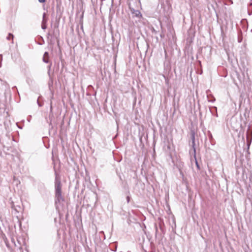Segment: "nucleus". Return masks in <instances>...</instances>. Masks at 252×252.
<instances>
[{
    "instance_id": "nucleus-1",
    "label": "nucleus",
    "mask_w": 252,
    "mask_h": 252,
    "mask_svg": "<svg viewBox=\"0 0 252 252\" xmlns=\"http://www.w3.org/2000/svg\"><path fill=\"white\" fill-rule=\"evenodd\" d=\"M56 178L55 180V203H61L64 201V198L62 196V184L60 178L58 177V174L55 172Z\"/></svg>"
},
{
    "instance_id": "nucleus-2",
    "label": "nucleus",
    "mask_w": 252,
    "mask_h": 252,
    "mask_svg": "<svg viewBox=\"0 0 252 252\" xmlns=\"http://www.w3.org/2000/svg\"><path fill=\"white\" fill-rule=\"evenodd\" d=\"M130 10L133 17H136L138 19H140L142 17V15L139 10H135L133 8H130Z\"/></svg>"
},
{
    "instance_id": "nucleus-3",
    "label": "nucleus",
    "mask_w": 252,
    "mask_h": 252,
    "mask_svg": "<svg viewBox=\"0 0 252 252\" xmlns=\"http://www.w3.org/2000/svg\"><path fill=\"white\" fill-rule=\"evenodd\" d=\"M191 147L192 148L193 156H194V158H195L196 149L195 148V133L194 132L191 133Z\"/></svg>"
},
{
    "instance_id": "nucleus-4",
    "label": "nucleus",
    "mask_w": 252,
    "mask_h": 252,
    "mask_svg": "<svg viewBox=\"0 0 252 252\" xmlns=\"http://www.w3.org/2000/svg\"><path fill=\"white\" fill-rule=\"evenodd\" d=\"M49 53L47 52H45L43 57V61L45 63L49 62Z\"/></svg>"
},
{
    "instance_id": "nucleus-5",
    "label": "nucleus",
    "mask_w": 252,
    "mask_h": 252,
    "mask_svg": "<svg viewBox=\"0 0 252 252\" xmlns=\"http://www.w3.org/2000/svg\"><path fill=\"white\" fill-rule=\"evenodd\" d=\"M47 22V19L46 18V14L44 13L43 14L42 23H46Z\"/></svg>"
},
{
    "instance_id": "nucleus-6",
    "label": "nucleus",
    "mask_w": 252,
    "mask_h": 252,
    "mask_svg": "<svg viewBox=\"0 0 252 252\" xmlns=\"http://www.w3.org/2000/svg\"><path fill=\"white\" fill-rule=\"evenodd\" d=\"M13 37H14V36H13V35L12 34H11V33H9L8 35V36H7V39H8V40H10L11 38L12 39H13Z\"/></svg>"
},
{
    "instance_id": "nucleus-7",
    "label": "nucleus",
    "mask_w": 252,
    "mask_h": 252,
    "mask_svg": "<svg viewBox=\"0 0 252 252\" xmlns=\"http://www.w3.org/2000/svg\"><path fill=\"white\" fill-rule=\"evenodd\" d=\"M41 28L43 30H45L47 28L46 23H42Z\"/></svg>"
},
{
    "instance_id": "nucleus-8",
    "label": "nucleus",
    "mask_w": 252,
    "mask_h": 252,
    "mask_svg": "<svg viewBox=\"0 0 252 252\" xmlns=\"http://www.w3.org/2000/svg\"><path fill=\"white\" fill-rule=\"evenodd\" d=\"M195 158V164H196V167H197V169H198V170H199V169H200V167H199V164H198V162H197V159H196V158Z\"/></svg>"
},
{
    "instance_id": "nucleus-9",
    "label": "nucleus",
    "mask_w": 252,
    "mask_h": 252,
    "mask_svg": "<svg viewBox=\"0 0 252 252\" xmlns=\"http://www.w3.org/2000/svg\"><path fill=\"white\" fill-rule=\"evenodd\" d=\"M129 200H130V197L127 196L126 197V200H127V202L128 203L129 202Z\"/></svg>"
},
{
    "instance_id": "nucleus-10",
    "label": "nucleus",
    "mask_w": 252,
    "mask_h": 252,
    "mask_svg": "<svg viewBox=\"0 0 252 252\" xmlns=\"http://www.w3.org/2000/svg\"><path fill=\"white\" fill-rule=\"evenodd\" d=\"M38 0L40 3H43L45 1V0Z\"/></svg>"
},
{
    "instance_id": "nucleus-11",
    "label": "nucleus",
    "mask_w": 252,
    "mask_h": 252,
    "mask_svg": "<svg viewBox=\"0 0 252 252\" xmlns=\"http://www.w3.org/2000/svg\"><path fill=\"white\" fill-rule=\"evenodd\" d=\"M52 109H53V107H52V103H51V105H50V111H52Z\"/></svg>"
},
{
    "instance_id": "nucleus-12",
    "label": "nucleus",
    "mask_w": 252,
    "mask_h": 252,
    "mask_svg": "<svg viewBox=\"0 0 252 252\" xmlns=\"http://www.w3.org/2000/svg\"><path fill=\"white\" fill-rule=\"evenodd\" d=\"M250 144H251V141H250V142H248V146H250Z\"/></svg>"
},
{
    "instance_id": "nucleus-13",
    "label": "nucleus",
    "mask_w": 252,
    "mask_h": 252,
    "mask_svg": "<svg viewBox=\"0 0 252 252\" xmlns=\"http://www.w3.org/2000/svg\"><path fill=\"white\" fill-rule=\"evenodd\" d=\"M250 6H252V3H251L250 4Z\"/></svg>"
},
{
    "instance_id": "nucleus-14",
    "label": "nucleus",
    "mask_w": 252,
    "mask_h": 252,
    "mask_svg": "<svg viewBox=\"0 0 252 252\" xmlns=\"http://www.w3.org/2000/svg\"><path fill=\"white\" fill-rule=\"evenodd\" d=\"M51 66V64H50V65L49 66V67L50 68Z\"/></svg>"
},
{
    "instance_id": "nucleus-15",
    "label": "nucleus",
    "mask_w": 252,
    "mask_h": 252,
    "mask_svg": "<svg viewBox=\"0 0 252 252\" xmlns=\"http://www.w3.org/2000/svg\"><path fill=\"white\" fill-rule=\"evenodd\" d=\"M139 3L140 2V0H139Z\"/></svg>"
}]
</instances>
